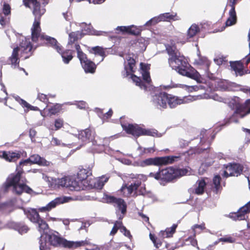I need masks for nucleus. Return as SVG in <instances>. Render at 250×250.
<instances>
[{
  "label": "nucleus",
  "mask_w": 250,
  "mask_h": 250,
  "mask_svg": "<svg viewBox=\"0 0 250 250\" xmlns=\"http://www.w3.org/2000/svg\"><path fill=\"white\" fill-rule=\"evenodd\" d=\"M92 50L96 55H99L101 57V60L100 61L104 60L105 52L104 49L100 46L94 47L92 48Z\"/></svg>",
  "instance_id": "36"
},
{
  "label": "nucleus",
  "mask_w": 250,
  "mask_h": 250,
  "mask_svg": "<svg viewBox=\"0 0 250 250\" xmlns=\"http://www.w3.org/2000/svg\"><path fill=\"white\" fill-rule=\"evenodd\" d=\"M155 151L153 147H149V148H144L143 151L141 153V155H143L144 153H152L153 152Z\"/></svg>",
  "instance_id": "47"
},
{
  "label": "nucleus",
  "mask_w": 250,
  "mask_h": 250,
  "mask_svg": "<svg viewBox=\"0 0 250 250\" xmlns=\"http://www.w3.org/2000/svg\"><path fill=\"white\" fill-rule=\"evenodd\" d=\"M220 181L221 177L219 175H216L213 179L212 185L211 186V188L216 193L218 192V191L220 188Z\"/></svg>",
  "instance_id": "33"
},
{
  "label": "nucleus",
  "mask_w": 250,
  "mask_h": 250,
  "mask_svg": "<svg viewBox=\"0 0 250 250\" xmlns=\"http://www.w3.org/2000/svg\"><path fill=\"white\" fill-rule=\"evenodd\" d=\"M189 87L191 89H193L194 91H197L199 89H203L204 88V87L201 85H199V86H190Z\"/></svg>",
  "instance_id": "52"
},
{
  "label": "nucleus",
  "mask_w": 250,
  "mask_h": 250,
  "mask_svg": "<svg viewBox=\"0 0 250 250\" xmlns=\"http://www.w3.org/2000/svg\"><path fill=\"white\" fill-rule=\"evenodd\" d=\"M28 109H31V110H36V109L37 108V107H34V106H33L31 105V106H30V107H28Z\"/></svg>",
  "instance_id": "61"
},
{
  "label": "nucleus",
  "mask_w": 250,
  "mask_h": 250,
  "mask_svg": "<svg viewBox=\"0 0 250 250\" xmlns=\"http://www.w3.org/2000/svg\"><path fill=\"white\" fill-rule=\"evenodd\" d=\"M63 224L65 225H67L69 224V222L68 220H65L63 221Z\"/></svg>",
  "instance_id": "63"
},
{
  "label": "nucleus",
  "mask_w": 250,
  "mask_h": 250,
  "mask_svg": "<svg viewBox=\"0 0 250 250\" xmlns=\"http://www.w3.org/2000/svg\"><path fill=\"white\" fill-rule=\"evenodd\" d=\"M167 94L165 92L156 93L152 96L153 104L157 108H166L167 107Z\"/></svg>",
  "instance_id": "15"
},
{
  "label": "nucleus",
  "mask_w": 250,
  "mask_h": 250,
  "mask_svg": "<svg viewBox=\"0 0 250 250\" xmlns=\"http://www.w3.org/2000/svg\"><path fill=\"white\" fill-rule=\"evenodd\" d=\"M122 32H125L132 35H138L140 33L139 30L134 25L128 26H118L116 28Z\"/></svg>",
  "instance_id": "24"
},
{
  "label": "nucleus",
  "mask_w": 250,
  "mask_h": 250,
  "mask_svg": "<svg viewBox=\"0 0 250 250\" xmlns=\"http://www.w3.org/2000/svg\"><path fill=\"white\" fill-rule=\"evenodd\" d=\"M226 170L224 171V176L226 177L229 176H238L243 170V167L238 164H230L226 167Z\"/></svg>",
  "instance_id": "16"
},
{
  "label": "nucleus",
  "mask_w": 250,
  "mask_h": 250,
  "mask_svg": "<svg viewBox=\"0 0 250 250\" xmlns=\"http://www.w3.org/2000/svg\"><path fill=\"white\" fill-rule=\"evenodd\" d=\"M176 228V225H173L170 228L167 229L165 231H161L159 233V237L161 239L171 237L174 233Z\"/></svg>",
  "instance_id": "27"
},
{
  "label": "nucleus",
  "mask_w": 250,
  "mask_h": 250,
  "mask_svg": "<svg viewBox=\"0 0 250 250\" xmlns=\"http://www.w3.org/2000/svg\"><path fill=\"white\" fill-rule=\"evenodd\" d=\"M191 244L193 246H196L197 245V242L196 240H193V241L191 242Z\"/></svg>",
  "instance_id": "59"
},
{
  "label": "nucleus",
  "mask_w": 250,
  "mask_h": 250,
  "mask_svg": "<svg viewBox=\"0 0 250 250\" xmlns=\"http://www.w3.org/2000/svg\"><path fill=\"white\" fill-rule=\"evenodd\" d=\"M105 0H97V3L98 4L102 3Z\"/></svg>",
  "instance_id": "62"
},
{
  "label": "nucleus",
  "mask_w": 250,
  "mask_h": 250,
  "mask_svg": "<svg viewBox=\"0 0 250 250\" xmlns=\"http://www.w3.org/2000/svg\"><path fill=\"white\" fill-rule=\"evenodd\" d=\"M147 66L144 64L142 62L140 63V68L142 71V76L143 77V80L146 83H149L151 79L150 78L149 73L146 71Z\"/></svg>",
  "instance_id": "31"
},
{
  "label": "nucleus",
  "mask_w": 250,
  "mask_h": 250,
  "mask_svg": "<svg viewBox=\"0 0 250 250\" xmlns=\"http://www.w3.org/2000/svg\"><path fill=\"white\" fill-rule=\"evenodd\" d=\"M166 50L169 56L168 63L170 66L182 75L195 80L198 83L201 82L199 73L195 69L189 70L188 64L185 57L181 55L174 45H166Z\"/></svg>",
  "instance_id": "3"
},
{
  "label": "nucleus",
  "mask_w": 250,
  "mask_h": 250,
  "mask_svg": "<svg viewBox=\"0 0 250 250\" xmlns=\"http://www.w3.org/2000/svg\"><path fill=\"white\" fill-rule=\"evenodd\" d=\"M188 170L186 168L176 169L169 167L156 173L150 172L149 176L157 180L170 181L177 177L188 174Z\"/></svg>",
  "instance_id": "6"
},
{
  "label": "nucleus",
  "mask_w": 250,
  "mask_h": 250,
  "mask_svg": "<svg viewBox=\"0 0 250 250\" xmlns=\"http://www.w3.org/2000/svg\"><path fill=\"white\" fill-rule=\"evenodd\" d=\"M228 101L227 102L229 106L231 108L235 109L236 111L229 119H227V124L237 123L239 118H243L248 114L247 112L250 104V99L246 100L244 104H241V99L238 97H233Z\"/></svg>",
  "instance_id": "5"
},
{
  "label": "nucleus",
  "mask_w": 250,
  "mask_h": 250,
  "mask_svg": "<svg viewBox=\"0 0 250 250\" xmlns=\"http://www.w3.org/2000/svg\"><path fill=\"white\" fill-rule=\"evenodd\" d=\"M122 127L128 134L134 136L139 137L140 135H149L154 136L156 133L151 130L143 129L137 125L125 124L122 125Z\"/></svg>",
  "instance_id": "11"
},
{
  "label": "nucleus",
  "mask_w": 250,
  "mask_h": 250,
  "mask_svg": "<svg viewBox=\"0 0 250 250\" xmlns=\"http://www.w3.org/2000/svg\"><path fill=\"white\" fill-rule=\"evenodd\" d=\"M3 12L5 15H8L11 13V8L9 4L4 3L3 7Z\"/></svg>",
  "instance_id": "42"
},
{
  "label": "nucleus",
  "mask_w": 250,
  "mask_h": 250,
  "mask_svg": "<svg viewBox=\"0 0 250 250\" xmlns=\"http://www.w3.org/2000/svg\"><path fill=\"white\" fill-rule=\"evenodd\" d=\"M94 133L89 128L78 131V134H76L78 139L83 143L85 144L92 141L94 138Z\"/></svg>",
  "instance_id": "19"
},
{
  "label": "nucleus",
  "mask_w": 250,
  "mask_h": 250,
  "mask_svg": "<svg viewBox=\"0 0 250 250\" xmlns=\"http://www.w3.org/2000/svg\"><path fill=\"white\" fill-rule=\"evenodd\" d=\"M196 187L194 189V192L197 194H202L204 192V188L206 183L204 179L198 180L196 183Z\"/></svg>",
  "instance_id": "29"
},
{
  "label": "nucleus",
  "mask_w": 250,
  "mask_h": 250,
  "mask_svg": "<svg viewBox=\"0 0 250 250\" xmlns=\"http://www.w3.org/2000/svg\"><path fill=\"white\" fill-rule=\"evenodd\" d=\"M27 218L33 223L38 224V229L40 232L44 231L48 229L46 223L41 218L38 212L35 209L31 208L27 211H24Z\"/></svg>",
  "instance_id": "13"
},
{
  "label": "nucleus",
  "mask_w": 250,
  "mask_h": 250,
  "mask_svg": "<svg viewBox=\"0 0 250 250\" xmlns=\"http://www.w3.org/2000/svg\"><path fill=\"white\" fill-rule=\"evenodd\" d=\"M74 176H68L58 180V184L62 187H64L70 189V186L72 185Z\"/></svg>",
  "instance_id": "26"
},
{
  "label": "nucleus",
  "mask_w": 250,
  "mask_h": 250,
  "mask_svg": "<svg viewBox=\"0 0 250 250\" xmlns=\"http://www.w3.org/2000/svg\"><path fill=\"white\" fill-rule=\"evenodd\" d=\"M250 211V201L246 204L245 206L241 207L239 210L235 213H232L230 215V217L234 220H243L245 219L246 214L249 213Z\"/></svg>",
  "instance_id": "18"
},
{
  "label": "nucleus",
  "mask_w": 250,
  "mask_h": 250,
  "mask_svg": "<svg viewBox=\"0 0 250 250\" xmlns=\"http://www.w3.org/2000/svg\"><path fill=\"white\" fill-rule=\"evenodd\" d=\"M93 144L94 145H97L99 146H104V142H98L97 140H94L93 142Z\"/></svg>",
  "instance_id": "57"
},
{
  "label": "nucleus",
  "mask_w": 250,
  "mask_h": 250,
  "mask_svg": "<svg viewBox=\"0 0 250 250\" xmlns=\"http://www.w3.org/2000/svg\"><path fill=\"white\" fill-rule=\"evenodd\" d=\"M83 241H69L52 233L42 234L40 241V250H49L50 246H62L67 248H76L83 245Z\"/></svg>",
  "instance_id": "4"
},
{
  "label": "nucleus",
  "mask_w": 250,
  "mask_h": 250,
  "mask_svg": "<svg viewBox=\"0 0 250 250\" xmlns=\"http://www.w3.org/2000/svg\"><path fill=\"white\" fill-rule=\"evenodd\" d=\"M79 32H72L69 33L68 44H72L76 41L79 38Z\"/></svg>",
  "instance_id": "39"
},
{
  "label": "nucleus",
  "mask_w": 250,
  "mask_h": 250,
  "mask_svg": "<svg viewBox=\"0 0 250 250\" xmlns=\"http://www.w3.org/2000/svg\"><path fill=\"white\" fill-rule=\"evenodd\" d=\"M75 47L77 52L78 58L79 59L85 72L86 73H94L96 68L95 64L92 61L87 59L86 55L81 50L79 44H75Z\"/></svg>",
  "instance_id": "12"
},
{
  "label": "nucleus",
  "mask_w": 250,
  "mask_h": 250,
  "mask_svg": "<svg viewBox=\"0 0 250 250\" xmlns=\"http://www.w3.org/2000/svg\"><path fill=\"white\" fill-rule=\"evenodd\" d=\"M243 130L247 132L246 136L247 142L248 143H250V129L243 128Z\"/></svg>",
  "instance_id": "50"
},
{
  "label": "nucleus",
  "mask_w": 250,
  "mask_h": 250,
  "mask_svg": "<svg viewBox=\"0 0 250 250\" xmlns=\"http://www.w3.org/2000/svg\"><path fill=\"white\" fill-rule=\"evenodd\" d=\"M139 215L143 218L145 221L147 222L149 220L148 217L146 216L145 215L143 214L142 213H139Z\"/></svg>",
  "instance_id": "58"
},
{
  "label": "nucleus",
  "mask_w": 250,
  "mask_h": 250,
  "mask_svg": "<svg viewBox=\"0 0 250 250\" xmlns=\"http://www.w3.org/2000/svg\"><path fill=\"white\" fill-rule=\"evenodd\" d=\"M20 40L21 42L19 46L13 49L12 54L9 58L12 65H16L19 63L20 60L18 57L19 53H20L21 57H22L24 54H27L32 52L33 47L29 39L26 37H22Z\"/></svg>",
  "instance_id": "7"
},
{
  "label": "nucleus",
  "mask_w": 250,
  "mask_h": 250,
  "mask_svg": "<svg viewBox=\"0 0 250 250\" xmlns=\"http://www.w3.org/2000/svg\"><path fill=\"white\" fill-rule=\"evenodd\" d=\"M104 199L106 203H112L116 208V214L119 219L123 218L126 213V205L124 200L121 198H117L112 196L105 195Z\"/></svg>",
  "instance_id": "9"
},
{
  "label": "nucleus",
  "mask_w": 250,
  "mask_h": 250,
  "mask_svg": "<svg viewBox=\"0 0 250 250\" xmlns=\"http://www.w3.org/2000/svg\"><path fill=\"white\" fill-rule=\"evenodd\" d=\"M230 65L236 75L242 76L244 74L243 66L242 63L239 62H236L231 63Z\"/></svg>",
  "instance_id": "28"
},
{
  "label": "nucleus",
  "mask_w": 250,
  "mask_h": 250,
  "mask_svg": "<svg viewBox=\"0 0 250 250\" xmlns=\"http://www.w3.org/2000/svg\"><path fill=\"white\" fill-rule=\"evenodd\" d=\"M199 229L201 230H203V229H205V224H202L201 225H195L192 227V229L193 231H194V236L196 234V229Z\"/></svg>",
  "instance_id": "43"
},
{
  "label": "nucleus",
  "mask_w": 250,
  "mask_h": 250,
  "mask_svg": "<svg viewBox=\"0 0 250 250\" xmlns=\"http://www.w3.org/2000/svg\"><path fill=\"white\" fill-rule=\"evenodd\" d=\"M77 106L80 109H83L85 108V107L86 106V104L84 102L81 101L78 103V104H77Z\"/></svg>",
  "instance_id": "49"
},
{
  "label": "nucleus",
  "mask_w": 250,
  "mask_h": 250,
  "mask_svg": "<svg viewBox=\"0 0 250 250\" xmlns=\"http://www.w3.org/2000/svg\"><path fill=\"white\" fill-rule=\"evenodd\" d=\"M112 114V111L111 110H109L108 112H106L104 115V117H106V118H108L110 117Z\"/></svg>",
  "instance_id": "55"
},
{
  "label": "nucleus",
  "mask_w": 250,
  "mask_h": 250,
  "mask_svg": "<svg viewBox=\"0 0 250 250\" xmlns=\"http://www.w3.org/2000/svg\"><path fill=\"white\" fill-rule=\"evenodd\" d=\"M63 15L64 18L65 19V20L66 21H69L70 20V19L68 18L67 14L63 13Z\"/></svg>",
  "instance_id": "60"
},
{
  "label": "nucleus",
  "mask_w": 250,
  "mask_h": 250,
  "mask_svg": "<svg viewBox=\"0 0 250 250\" xmlns=\"http://www.w3.org/2000/svg\"><path fill=\"white\" fill-rule=\"evenodd\" d=\"M122 222L120 221H116L114 223V225L110 232V234L111 235H114L116 233L118 229H122Z\"/></svg>",
  "instance_id": "38"
},
{
  "label": "nucleus",
  "mask_w": 250,
  "mask_h": 250,
  "mask_svg": "<svg viewBox=\"0 0 250 250\" xmlns=\"http://www.w3.org/2000/svg\"><path fill=\"white\" fill-rule=\"evenodd\" d=\"M38 97L40 101H42L44 103L48 102V99L47 98V96L46 95H44L43 94H39Z\"/></svg>",
  "instance_id": "45"
},
{
  "label": "nucleus",
  "mask_w": 250,
  "mask_h": 250,
  "mask_svg": "<svg viewBox=\"0 0 250 250\" xmlns=\"http://www.w3.org/2000/svg\"><path fill=\"white\" fill-rule=\"evenodd\" d=\"M63 121L61 119H57L55 121L54 125H52L47 126V128L50 130H57L60 129L63 125Z\"/></svg>",
  "instance_id": "34"
},
{
  "label": "nucleus",
  "mask_w": 250,
  "mask_h": 250,
  "mask_svg": "<svg viewBox=\"0 0 250 250\" xmlns=\"http://www.w3.org/2000/svg\"><path fill=\"white\" fill-rule=\"evenodd\" d=\"M67 202L65 198L58 197L49 202L46 206L39 208L40 212H48L55 208L58 205Z\"/></svg>",
  "instance_id": "20"
},
{
  "label": "nucleus",
  "mask_w": 250,
  "mask_h": 250,
  "mask_svg": "<svg viewBox=\"0 0 250 250\" xmlns=\"http://www.w3.org/2000/svg\"><path fill=\"white\" fill-rule=\"evenodd\" d=\"M3 157L9 162H15L18 160L21 156L19 153L14 152H3Z\"/></svg>",
  "instance_id": "25"
},
{
  "label": "nucleus",
  "mask_w": 250,
  "mask_h": 250,
  "mask_svg": "<svg viewBox=\"0 0 250 250\" xmlns=\"http://www.w3.org/2000/svg\"><path fill=\"white\" fill-rule=\"evenodd\" d=\"M87 177L85 169L80 171L78 173L77 180L74 177L73 185L70 186V190L79 191L84 190L88 187H92V183L88 182Z\"/></svg>",
  "instance_id": "8"
},
{
  "label": "nucleus",
  "mask_w": 250,
  "mask_h": 250,
  "mask_svg": "<svg viewBox=\"0 0 250 250\" xmlns=\"http://www.w3.org/2000/svg\"><path fill=\"white\" fill-rule=\"evenodd\" d=\"M198 26L195 24H192L188 29V36L189 38H192L199 32Z\"/></svg>",
  "instance_id": "35"
},
{
  "label": "nucleus",
  "mask_w": 250,
  "mask_h": 250,
  "mask_svg": "<svg viewBox=\"0 0 250 250\" xmlns=\"http://www.w3.org/2000/svg\"><path fill=\"white\" fill-rule=\"evenodd\" d=\"M121 229L125 232V235L129 237L131 236L130 232L128 230H127L125 227L123 226Z\"/></svg>",
  "instance_id": "51"
},
{
  "label": "nucleus",
  "mask_w": 250,
  "mask_h": 250,
  "mask_svg": "<svg viewBox=\"0 0 250 250\" xmlns=\"http://www.w3.org/2000/svg\"><path fill=\"white\" fill-rule=\"evenodd\" d=\"M36 134V132L35 130L30 129L29 131V135L31 138H34Z\"/></svg>",
  "instance_id": "54"
},
{
  "label": "nucleus",
  "mask_w": 250,
  "mask_h": 250,
  "mask_svg": "<svg viewBox=\"0 0 250 250\" xmlns=\"http://www.w3.org/2000/svg\"><path fill=\"white\" fill-rule=\"evenodd\" d=\"M61 105L57 104L48 109L50 115H55L60 112L61 110Z\"/></svg>",
  "instance_id": "40"
},
{
  "label": "nucleus",
  "mask_w": 250,
  "mask_h": 250,
  "mask_svg": "<svg viewBox=\"0 0 250 250\" xmlns=\"http://www.w3.org/2000/svg\"><path fill=\"white\" fill-rule=\"evenodd\" d=\"M47 162L38 154L31 155L28 159L20 162L17 167V172L11 174L7 178L4 185V191H7L9 188H12V191L18 195L21 194L23 192L30 193L32 189L26 185L25 179L21 177L23 171L21 167V165H26L28 164H36L40 165H46Z\"/></svg>",
  "instance_id": "2"
},
{
  "label": "nucleus",
  "mask_w": 250,
  "mask_h": 250,
  "mask_svg": "<svg viewBox=\"0 0 250 250\" xmlns=\"http://www.w3.org/2000/svg\"><path fill=\"white\" fill-rule=\"evenodd\" d=\"M178 156H166L157 157L155 158H148L142 161L139 163L141 167H146L150 165L161 166L172 163L175 159L178 158Z\"/></svg>",
  "instance_id": "10"
},
{
  "label": "nucleus",
  "mask_w": 250,
  "mask_h": 250,
  "mask_svg": "<svg viewBox=\"0 0 250 250\" xmlns=\"http://www.w3.org/2000/svg\"><path fill=\"white\" fill-rule=\"evenodd\" d=\"M131 78L136 84L140 87L142 89H146V86L144 84L140 78L137 77L134 74H131Z\"/></svg>",
  "instance_id": "37"
},
{
  "label": "nucleus",
  "mask_w": 250,
  "mask_h": 250,
  "mask_svg": "<svg viewBox=\"0 0 250 250\" xmlns=\"http://www.w3.org/2000/svg\"><path fill=\"white\" fill-rule=\"evenodd\" d=\"M132 182L129 186L125 185L122 188V191L124 194L127 192L126 196L130 195L134 191H135L141 185L142 181L146 180V177L143 174H138L135 177H132Z\"/></svg>",
  "instance_id": "14"
},
{
  "label": "nucleus",
  "mask_w": 250,
  "mask_h": 250,
  "mask_svg": "<svg viewBox=\"0 0 250 250\" xmlns=\"http://www.w3.org/2000/svg\"><path fill=\"white\" fill-rule=\"evenodd\" d=\"M197 62L198 64L200 65H204L206 68V71L208 73V77H210L209 74H210L211 75L213 74V73H212L210 69H209V64L210 62L206 58V57H201L199 58L198 60L197 61Z\"/></svg>",
  "instance_id": "30"
},
{
  "label": "nucleus",
  "mask_w": 250,
  "mask_h": 250,
  "mask_svg": "<svg viewBox=\"0 0 250 250\" xmlns=\"http://www.w3.org/2000/svg\"><path fill=\"white\" fill-rule=\"evenodd\" d=\"M51 143L53 146H65V144L62 143L61 144V141L58 140L57 138L53 137L51 141Z\"/></svg>",
  "instance_id": "44"
},
{
  "label": "nucleus",
  "mask_w": 250,
  "mask_h": 250,
  "mask_svg": "<svg viewBox=\"0 0 250 250\" xmlns=\"http://www.w3.org/2000/svg\"><path fill=\"white\" fill-rule=\"evenodd\" d=\"M176 16V14H170L169 13H166L160 15L158 17H154L152 18L151 20L148 21L146 23V25L147 26H149L151 25H154L158 23L160 21H169L171 20H176L177 18H175Z\"/></svg>",
  "instance_id": "17"
},
{
  "label": "nucleus",
  "mask_w": 250,
  "mask_h": 250,
  "mask_svg": "<svg viewBox=\"0 0 250 250\" xmlns=\"http://www.w3.org/2000/svg\"><path fill=\"white\" fill-rule=\"evenodd\" d=\"M0 23L2 26H3L5 25L6 21H5V20L4 18H3V17L0 18Z\"/></svg>",
  "instance_id": "56"
},
{
  "label": "nucleus",
  "mask_w": 250,
  "mask_h": 250,
  "mask_svg": "<svg viewBox=\"0 0 250 250\" xmlns=\"http://www.w3.org/2000/svg\"><path fill=\"white\" fill-rule=\"evenodd\" d=\"M236 1H235V3L233 4V0H230V2L232 3L231 8L229 12V17L228 20L226 21V26H229L234 24L236 22V13L234 10V5L236 3Z\"/></svg>",
  "instance_id": "22"
},
{
  "label": "nucleus",
  "mask_w": 250,
  "mask_h": 250,
  "mask_svg": "<svg viewBox=\"0 0 250 250\" xmlns=\"http://www.w3.org/2000/svg\"><path fill=\"white\" fill-rule=\"evenodd\" d=\"M248 178V183H249V188L250 189V180L249 179V177L247 178Z\"/></svg>",
  "instance_id": "64"
},
{
  "label": "nucleus",
  "mask_w": 250,
  "mask_h": 250,
  "mask_svg": "<svg viewBox=\"0 0 250 250\" xmlns=\"http://www.w3.org/2000/svg\"><path fill=\"white\" fill-rule=\"evenodd\" d=\"M167 104L169 105L170 108H174L177 105L181 104L184 103V100L183 99H179L177 97L174 96L172 95L168 94Z\"/></svg>",
  "instance_id": "23"
},
{
  "label": "nucleus",
  "mask_w": 250,
  "mask_h": 250,
  "mask_svg": "<svg viewBox=\"0 0 250 250\" xmlns=\"http://www.w3.org/2000/svg\"><path fill=\"white\" fill-rule=\"evenodd\" d=\"M149 237H150V239L152 240V241L153 242V243L155 244V245L157 247H158V246L157 245L158 244L156 242V239H155L154 235H153L151 233H150Z\"/></svg>",
  "instance_id": "53"
},
{
  "label": "nucleus",
  "mask_w": 250,
  "mask_h": 250,
  "mask_svg": "<svg viewBox=\"0 0 250 250\" xmlns=\"http://www.w3.org/2000/svg\"><path fill=\"white\" fill-rule=\"evenodd\" d=\"M125 60L127 62V66L125 65V69L126 71V76H127L130 73L135 72V61L131 55H127Z\"/></svg>",
  "instance_id": "21"
},
{
  "label": "nucleus",
  "mask_w": 250,
  "mask_h": 250,
  "mask_svg": "<svg viewBox=\"0 0 250 250\" xmlns=\"http://www.w3.org/2000/svg\"><path fill=\"white\" fill-rule=\"evenodd\" d=\"M219 241L220 242H228V243H232L233 242V240L231 237H227V238H221L219 239Z\"/></svg>",
  "instance_id": "46"
},
{
  "label": "nucleus",
  "mask_w": 250,
  "mask_h": 250,
  "mask_svg": "<svg viewBox=\"0 0 250 250\" xmlns=\"http://www.w3.org/2000/svg\"><path fill=\"white\" fill-rule=\"evenodd\" d=\"M25 6L33 9V13L35 16V21L31 28L32 40L36 42L39 38L42 40H45L46 43L50 44L54 47L58 53L61 54L63 61L65 63H68L72 60V52L71 50L62 52V46L59 45L57 40L53 38L46 35H41V28L40 26V18L45 13V9L41 8L40 4L37 0H23Z\"/></svg>",
  "instance_id": "1"
},
{
  "label": "nucleus",
  "mask_w": 250,
  "mask_h": 250,
  "mask_svg": "<svg viewBox=\"0 0 250 250\" xmlns=\"http://www.w3.org/2000/svg\"><path fill=\"white\" fill-rule=\"evenodd\" d=\"M18 230L19 233L22 234L26 233L29 230V228L25 225H20L18 227Z\"/></svg>",
  "instance_id": "41"
},
{
  "label": "nucleus",
  "mask_w": 250,
  "mask_h": 250,
  "mask_svg": "<svg viewBox=\"0 0 250 250\" xmlns=\"http://www.w3.org/2000/svg\"><path fill=\"white\" fill-rule=\"evenodd\" d=\"M18 99L20 100L19 102L20 103V104L21 105H22L23 106L26 107L27 108H28V107H30L31 106V105L29 104L28 103H27L25 101H24V100H23L22 99H21L20 98H18Z\"/></svg>",
  "instance_id": "48"
},
{
  "label": "nucleus",
  "mask_w": 250,
  "mask_h": 250,
  "mask_svg": "<svg viewBox=\"0 0 250 250\" xmlns=\"http://www.w3.org/2000/svg\"><path fill=\"white\" fill-rule=\"evenodd\" d=\"M108 179V177L103 176L99 179H96L94 186L97 188L101 189L104 186V184L107 182Z\"/></svg>",
  "instance_id": "32"
}]
</instances>
